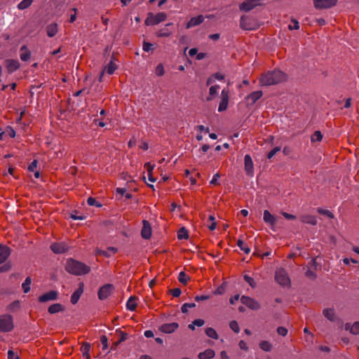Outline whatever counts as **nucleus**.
<instances>
[{"instance_id": "f257e3e1", "label": "nucleus", "mask_w": 359, "mask_h": 359, "mask_svg": "<svg viewBox=\"0 0 359 359\" xmlns=\"http://www.w3.org/2000/svg\"><path fill=\"white\" fill-rule=\"evenodd\" d=\"M286 74L280 70L269 71L262 74L259 78V84L262 86L276 85L286 81Z\"/></svg>"}, {"instance_id": "f03ea898", "label": "nucleus", "mask_w": 359, "mask_h": 359, "mask_svg": "<svg viewBox=\"0 0 359 359\" xmlns=\"http://www.w3.org/2000/svg\"><path fill=\"white\" fill-rule=\"evenodd\" d=\"M65 269L69 273L75 276L85 275L88 273L90 271V268L86 264L74 259L67 260Z\"/></svg>"}, {"instance_id": "7ed1b4c3", "label": "nucleus", "mask_w": 359, "mask_h": 359, "mask_svg": "<svg viewBox=\"0 0 359 359\" xmlns=\"http://www.w3.org/2000/svg\"><path fill=\"white\" fill-rule=\"evenodd\" d=\"M167 19V15L164 12H159L156 14L149 13L144 20L147 26L156 25L160 22H164Z\"/></svg>"}, {"instance_id": "20e7f679", "label": "nucleus", "mask_w": 359, "mask_h": 359, "mask_svg": "<svg viewBox=\"0 0 359 359\" xmlns=\"http://www.w3.org/2000/svg\"><path fill=\"white\" fill-rule=\"evenodd\" d=\"M14 328L13 319L11 315L0 316V332H9Z\"/></svg>"}, {"instance_id": "39448f33", "label": "nucleus", "mask_w": 359, "mask_h": 359, "mask_svg": "<svg viewBox=\"0 0 359 359\" xmlns=\"http://www.w3.org/2000/svg\"><path fill=\"white\" fill-rule=\"evenodd\" d=\"M276 281L282 286H290V278L283 269H278L276 271L275 273Z\"/></svg>"}, {"instance_id": "423d86ee", "label": "nucleus", "mask_w": 359, "mask_h": 359, "mask_svg": "<svg viewBox=\"0 0 359 359\" xmlns=\"http://www.w3.org/2000/svg\"><path fill=\"white\" fill-rule=\"evenodd\" d=\"M241 302L251 310L257 311L261 308L260 304L256 299L248 296H242Z\"/></svg>"}, {"instance_id": "0eeeda50", "label": "nucleus", "mask_w": 359, "mask_h": 359, "mask_svg": "<svg viewBox=\"0 0 359 359\" xmlns=\"http://www.w3.org/2000/svg\"><path fill=\"white\" fill-rule=\"evenodd\" d=\"M337 0H313L314 7L317 9H327L334 6Z\"/></svg>"}, {"instance_id": "6e6552de", "label": "nucleus", "mask_w": 359, "mask_h": 359, "mask_svg": "<svg viewBox=\"0 0 359 359\" xmlns=\"http://www.w3.org/2000/svg\"><path fill=\"white\" fill-rule=\"evenodd\" d=\"M260 4L259 0H246L239 5V9L245 12H249Z\"/></svg>"}, {"instance_id": "1a4fd4ad", "label": "nucleus", "mask_w": 359, "mask_h": 359, "mask_svg": "<svg viewBox=\"0 0 359 359\" xmlns=\"http://www.w3.org/2000/svg\"><path fill=\"white\" fill-rule=\"evenodd\" d=\"M114 287L111 284H106L101 287L98 291V297L101 300L106 299L112 292Z\"/></svg>"}, {"instance_id": "9d476101", "label": "nucleus", "mask_w": 359, "mask_h": 359, "mask_svg": "<svg viewBox=\"0 0 359 359\" xmlns=\"http://www.w3.org/2000/svg\"><path fill=\"white\" fill-rule=\"evenodd\" d=\"M245 171L248 176L252 177L254 175V163L251 156L246 154L244 157Z\"/></svg>"}, {"instance_id": "9b49d317", "label": "nucleus", "mask_w": 359, "mask_h": 359, "mask_svg": "<svg viewBox=\"0 0 359 359\" xmlns=\"http://www.w3.org/2000/svg\"><path fill=\"white\" fill-rule=\"evenodd\" d=\"M58 297V292L55 290H50L48 292L43 294L39 297V302L41 303L47 302L49 301L56 300Z\"/></svg>"}, {"instance_id": "f8f14e48", "label": "nucleus", "mask_w": 359, "mask_h": 359, "mask_svg": "<svg viewBox=\"0 0 359 359\" xmlns=\"http://www.w3.org/2000/svg\"><path fill=\"white\" fill-rule=\"evenodd\" d=\"M229 103V90L223 89L221 93V101L219 104L218 111H224L226 109Z\"/></svg>"}, {"instance_id": "ddd939ff", "label": "nucleus", "mask_w": 359, "mask_h": 359, "mask_svg": "<svg viewBox=\"0 0 359 359\" xmlns=\"http://www.w3.org/2000/svg\"><path fill=\"white\" fill-rule=\"evenodd\" d=\"M263 95L262 90H257L251 93L245 97V101L247 105H253L258 100H259Z\"/></svg>"}, {"instance_id": "4468645a", "label": "nucleus", "mask_w": 359, "mask_h": 359, "mask_svg": "<svg viewBox=\"0 0 359 359\" xmlns=\"http://www.w3.org/2000/svg\"><path fill=\"white\" fill-rule=\"evenodd\" d=\"M51 250L55 254H62L69 250L68 245L64 243H54L50 245Z\"/></svg>"}, {"instance_id": "2eb2a0df", "label": "nucleus", "mask_w": 359, "mask_h": 359, "mask_svg": "<svg viewBox=\"0 0 359 359\" xmlns=\"http://www.w3.org/2000/svg\"><path fill=\"white\" fill-rule=\"evenodd\" d=\"M4 62L8 73H13L20 68V63L17 60L8 59Z\"/></svg>"}, {"instance_id": "dca6fc26", "label": "nucleus", "mask_w": 359, "mask_h": 359, "mask_svg": "<svg viewBox=\"0 0 359 359\" xmlns=\"http://www.w3.org/2000/svg\"><path fill=\"white\" fill-rule=\"evenodd\" d=\"M179 327V324L177 323H165L163 324L159 330L166 334H171L174 332Z\"/></svg>"}, {"instance_id": "f3484780", "label": "nucleus", "mask_w": 359, "mask_h": 359, "mask_svg": "<svg viewBox=\"0 0 359 359\" xmlns=\"http://www.w3.org/2000/svg\"><path fill=\"white\" fill-rule=\"evenodd\" d=\"M299 220L303 224H310L312 226L316 225L318 222L316 216L309 214H303L300 215Z\"/></svg>"}, {"instance_id": "a211bd4d", "label": "nucleus", "mask_w": 359, "mask_h": 359, "mask_svg": "<svg viewBox=\"0 0 359 359\" xmlns=\"http://www.w3.org/2000/svg\"><path fill=\"white\" fill-rule=\"evenodd\" d=\"M141 236L144 239H149L151 236V227L149 222L147 220L143 221V226L141 231Z\"/></svg>"}, {"instance_id": "6ab92c4d", "label": "nucleus", "mask_w": 359, "mask_h": 359, "mask_svg": "<svg viewBox=\"0 0 359 359\" xmlns=\"http://www.w3.org/2000/svg\"><path fill=\"white\" fill-rule=\"evenodd\" d=\"M173 25V23L169 22L165 25V27L160 29L156 33L158 37H168L172 34V31L169 29V27Z\"/></svg>"}, {"instance_id": "aec40b11", "label": "nucleus", "mask_w": 359, "mask_h": 359, "mask_svg": "<svg viewBox=\"0 0 359 359\" xmlns=\"http://www.w3.org/2000/svg\"><path fill=\"white\" fill-rule=\"evenodd\" d=\"M83 292V283H80L79 287L74 292L71 297V302L76 304Z\"/></svg>"}, {"instance_id": "412c9836", "label": "nucleus", "mask_w": 359, "mask_h": 359, "mask_svg": "<svg viewBox=\"0 0 359 359\" xmlns=\"http://www.w3.org/2000/svg\"><path fill=\"white\" fill-rule=\"evenodd\" d=\"M263 220L266 224H268L272 226L276 225L277 222L276 218L267 210L264 211Z\"/></svg>"}, {"instance_id": "4be33fe9", "label": "nucleus", "mask_w": 359, "mask_h": 359, "mask_svg": "<svg viewBox=\"0 0 359 359\" xmlns=\"http://www.w3.org/2000/svg\"><path fill=\"white\" fill-rule=\"evenodd\" d=\"M11 252L10 248L0 245V264L4 263Z\"/></svg>"}, {"instance_id": "5701e85b", "label": "nucleus", "mask_w": 359, "mask_h": 359, "mask_svg": "<svg viewBox=\"0 0 359 359\" xmlns=\"http://www.w3.org/2000/svg\"><path fill=\"white\" fill-rule=\"evenodd\" d=\"M203 20L204 18L202 15L191 18L190 20L187 23L186 28L189 29L191 27L199 25L203 22Z\"/></svg>"}, {"instance_id": "b1692460", "label": "nucleus", "mask_w": 359, "mask_h": 359, "mask_svg": "<svg viewBox=\"0 0 359 359\" xmlns=\"http://www.w3.org/2000/svg\"><path fill=\"white\" fill-rule=\"evenodd\" d=\"M345 329L349 330L353 334H359V322L356 321L353 324L346 323L345 325Z\"/></svg>"}, {"instance_id": "393cba45", "label": "nucleus", "mask_w": 359, "mask_h": 359, "mask_svg": "<svg viewBox=\"0 0 359 359\" xmlns=\"http://www.w3.org/2000/svg\"><path fill=\"white\" fill-rule=\"evenodd\" d=\"M114 60H115L114 57L111 56L109 63L104 67V69L109 75L113 74L114 72H115V70L117 69V66L114 63Z\"/></svg>"}, {"instance_id": "a878e982", "label": "nucleus", "mask_w": 359, "mask_h": 359, "mask_svg": "<svg viewBox=\"0 0 359 359\" xmlns=\"http://www.w3.org/2000/svg\"><path fill=\"white\" fill-rule=\"evenodd\" d=\"M20 57L22 61H27L31 57V52L28 50L27 46L24 45L20 48Z\"/></svg>"}, {"instance_id": "bb28decb", "label": "nucleus", "mask_w": 359, "mask_h": 359, "mask_svg": "<svg viewBox=\"0 0 359 359\" xmlns=\"http://www.w3.org/2000/svg\"><path fill=\"white\" fill-rule=\"evenodd\" d=\"M215 355V353L214 350L208 348V349H206L203 352H201L198 354V358L199 359H211V358H214Z\"/></svg>"}, {"instance_id": "cd10ccee", "label": "nucleus", "mask_w": 359, "mask_h": 359, "mask_svg": "<svg viewBox=\"0 0 359 359\" xmlns=\"http://www.w3.org/2000/svg\"><path fill=\"white\" fill-rule=\"evenodd\" d=\"M64 309V306L61 304L56 303L50 305L48 309V311L50 314H54L63 311Z\"/></svg>"}, {"instance_id": "c85d7f7f", "label": "nucleus", "mask_w": 359, "mask_h": 359, "mask_svg": "<svg viewBox=\"0 0 359 359\" xmlns=\"http://www.w3.org/2000/svg\"><path fill=\"white\" fill-rule=\"evenodd\" d=\"M137 297L135 296H131L127 301L126 308L128 310L133 311L136 309L137 307Z\"/></svg>"}, {"instance_id": "c756f323", "label": "nucleus", "mask_w": 359, "mask_h": 359, "mask_svg": "<svg viewBox=\"0 0 359 359\" xmlns=\"http://www.w3.org/2000/svg\"><path fill=\"white\" fill-rule=\"evenodd\" d=\"M323 313L324 316L327 318L329 320L332 322H334L336 320V316L334 309H325L323 310Z\"/></svg>"}, {"instance_id": "7c9ffc66", "label": "nucleus", "mask_w": 359, "mask_h": 359, "mask_svg": "<svg viewBox=\"0 0 359 359\" xmlns=\"http://www.w3.org/2000/svg\"><path fill=\"white\" fill-rule=\"evenodd\" d=\"M219 88V85H215L210 88L209 95L206 98L207 101H210L213 99L214 96L217 94Z\"/></svg>"}, {"instance_id": "2f4dec72", "label": "nucleus", "mask_w": 359, "mask_h": 359, "mask_svg": "<svg viewBox=\"0 0 359 359\" xmlns=\"http://www.w3.org/2000/svg\"><path fill=\"white\" fill-rule=\"evenodd\" d=\"M57 32V24H50L47 27V35L49 37H53Z\"/></svg>"}, {"instance_id": "473e14b6", "label": "nucleus", "mask_w": 359, "mask_h": 359, "mask_svg": "<svg viewBox=\"0 0 359 359\" xmlns=\"http://www.w3.org/2000/svg\"><path fill=\"white\" fill-rule=\"evenodd\" d=\"M33 1L34 0H22L18 4L17 8L21 11L27 9L32 5Z\"/></svg>"}, {"instance_id": "72a5a7b5", "label": "nucleus", "mask_w": 359, "mask_h": 359, "mask_svg": "<svg viewBox=\"0 0 359 359\" xmlns=\"http://www.w3.org/2000/svg\"><path fill=\"white\" fill-rule=\"evenodd\" d=\"M32 283V279L30 277H27L24 283L22 284V288L25 293H27L30 291V285Z\"/></svg>"}, {"instance_id": "f704fd0d", "label": "nucleus", "mask_w": 359, "mask_h": 359, "mask_svg": "<svg viewBox=\"0 0 359 359\" xmlns=\"http://www.w3.org/2000/svg\"><path fill=\"white\" fill-rule=\"evenodd\" d=\"M259 347L262 350L264 351L269 352L272 349V345L268 341H262L259 343Z\"/></svg>"}, {"instance_id": "c9c22d12", "label": "nucleus", "mask_w": 359, "mask_h": 359, "mask_svg": "<svg viewBox=\"0 0 359 359\" xmlns=\"http://www.w3.org/2000/svg\"><path fill=\"white\" fill-rule=\"evenodd\" d=\"M178 280L181 283L186 285L190 280V277L185 272L181 271L179 273Z\"/></svg>"}, {"instance_id": "e433bc0d", "label": "nucleus", "mask_w": 359, "mask_h": 359, "mask_svg": "<svg viewBox=\"0 0 359 359\" xmlns=\"http://www.w3.org/2000/svg\"><path fill=\"white\" fill-rule=\"evenodd\" d=\"M189 237L188 231L186 229L185 227H182L180 229L177 233V238L178 239H187Z\"/></svg>"}, {"instance_id": "4c0bfd02", "label": "nucleus", "mask_w": 359, "mask_h": 359, "mask_svg": "<svg viewBox=\"0 0 359 359\" xmlns=\"http://www.w3.org/2000/svg\"><path fill=\"white\" fill-rule=\"evenodd\" d=\"M237 245L240 248L241 250H243L245 254H249L250 252V248L246 245L242 239H238L237 241Z\"/></svg>"}, {"instance_id": "58836bf2", "label": "nucleus", "mask_w": 359, "mask_h": 359, "mask_svg": "<svg viewBox=\"0 0 359 359\" xmlns=\"http://www.w3.org/2000/svg\"><path fill=\"white\" fill-rule=\"evenodd\" d=\"M323 139V135L320 131L316 130L313 133L311 137L312 142H320Z\"/></svg>"}, {"instance_id": "ea45409f", "label": "nucleus", "mask_w": 359, "mask_h": 359, "mask_svg": "<svg viewBox=\"0 0 359 359\" xmlns=\"http://www.w3.org/2000/svg\"><path fill=\"white\" fill-rule=\"evenodd\" d=\"M205 334H207V336H208L209 337H210L212 339H218V334H217V332L212 327H208L205 330Z\"/></svg>"}, {"instance_id": "a19ab883", "label": "nucleus", "mask_w": 359, "mask_h": 359, "mask_svg": "<svg viewBox=\"0 0 359 359\" xmlns=\"http://www.w3.org/2000/svg\"><path fill=\"white\" fill-rule=\"evenodd\" d=\"M196 306L195 303H185L181 307V311L183 313H186L188 312L189 309L194 308Z\"/></svg>"}, {"instance_id": "79ce46f5", "label": "nucleus", "mask_w": 359, "mask_h": 359, "mask_svg": "<svg viewBox=\"0 0 359 359\" xmlns=\"http://www.w3.org/2000/svg\"><path fill=\"white\" fill-rule=\"evenodd\" d=\"M317 212L320 215H326L329 218H331V219L334 218V215L332 214V212H330L328 210H325V209H323V208H318Z\"/></svg>"}, {"instance_id": "37998d69", "label": "nucleus", "mask_w": 359, "mask_h": 359, "mask_svg": "<svg viewBox=\"0 0 359 359\" xmlns=\"http://www.w3.org/2000/svg\"><path fill=\"white\" fill-rule=\"evenodd\" d=\"M243 278L251 286V287L255 288L257 287V283L252 277L245 275Z\"/></svg>"}, {"instance_id": "c03bdc74", "label": "nucleus", "mask_w": 359, "mask_h": 359, "mask_svg": "<svg viewBox=\"0 0 359 359\" xmlns=\"http://www.w3.org/2000/svg\"><path fill=\"white\" fill-rule=\"evenodd\" d=\"M155 73L158 76H161L165 74L164 67L162 64H159L158 65H157L155 69Z\"/></svg>"}, {"instance_id": "a18cd8bd", "label": "nucleus", "mask_w": 359, "mask_h": 359, "mask_svg": "<svg viewBox=\"0 0 359 359\" xmlns=\"http://www.w3.org/2000/svg\"><path fill=\"white\" fill-rule=\"evenodd\" d=\"M229 326H230L231 329L236 333H238L240 332L239 325L236 320L231 321Z\"/></svg>"}, {"instance_id": "49530a36", "label": "nucleus", "mask_w": 359, "mask_h": 359, "mask_svg": "<svg viewBox=\"0 0 359 359\" xmlns=\"http://www.w3.org/2000/svg\"><path fill=\"white\" fill-rule=\"evenodd\" d=\"M87 203L90 206H97V207H101L102 205L99 203L95 198L89 197L87 199Z\"/></svg>"}, {"instance_id": "de8ad7c7", "label": "nucleus", "mask_w": 359, "mask_h": 359, "mask_svg": "<svg viewBox=\"0 0 359 359\" xmlns=\"http://www.w3.org/2000/svg\"><path fill=\"white\" fill-rule=\"evenodd\" d=\"M117 252V249L110 247L107 248V251L102 252V254L106 257H109L111 255H114Z\"/></svg>"}, {"instance_id": "09e8293b", "label": "nucleus", "mask_w": 359, "mask_h": 359, "mask_svg": "<svg viewBox=\"0 0 359 359\" xmlns=\"http://www.w3.org/2000/svg\"><path fill=\"white\" fill-rule=\"evenodd\" d=\"M100 341L102 345V349L105 350L108 348V339L105 335H102L100 337Z\"/></svg>"}, {"instance_id": "8fccbe9b", "label": "nucleus", "mask_w": 359, "mask_h": 359, "mask_svg": "<svg viewBox=\"0 0 359 359\" xmlns=\"http://www.w3.org/2000/svg\"><path fill=\"white\" fill-rule=\"evenodd\" d=\"M280 150V148L279 147H274L271 151H270L267 155L268 158H271L273 157L277 152H278Z\"/></svg>"}, {"instance_id": "3c124183", "label": "nucleus", "mask_w": 359, "mask_h": 359, "mask_svg": "<svg viewBox=\"0 0 359 359\" xmlns=\"http://www.w3.org/2000/svg\"><path fill=\"white\" fill-rule=\"evenodd\" d=\"M277 332L279 335L285 337L287 334V330L284 327H278L277 328Z\"/></svg>"}, {"instance_id": "603ef678", "label": "nucleus", "mask_w": 359, "mask_h": 359, "mask_svg": "<svg viewBox=\"0 0 359 359\" xmlns=\"http://www.w3.org/2000/svg\"><path fill=\"white\" fill-rule=\"evenodd\" d=\"M305 275L307 278L314 280L316 278V274L314 271L311 269H309L306 271Z\"/></svg>"}, {"instance_id": "864d4df0", "label": "nucleus", "mask_w": 359, "mask_h": 359, "mask_svg": "<svg viewBox=\"0 0 359 359\" xmlns=\"http://www.w3.org/2000/svg\"><path fill=\"white\" fill-rule=\"evenodd\" d=\"M152 46H153V44H152V43H149V42L144 41L142 48H143V50H144L145 52H149V51H150L151 50H152Z\"/></svg>"}, {"instance_id": "5fc2aeb1", "label": "nucleus", "mask_w": 359, "mask_h": 359, "mask_svg": "<svg viewBox=\"0 0 359 359\" xmlns=\"http://www.w3.org/2000/svg\"><path fill=\"white\" fill-rule=\"evenodd\" d=\"M291 22L293 23V25H290L288 26L289 29H290V30L299 29V22L297 20H292Z\"/></svg>"}, {"instance_id": "6e6d98bb", "label": "nucleus", "mask_w": 359, "mask_h": 359, "mask_svg": "<svg viewBox=\"0 0 359 359\" xmlns=\"http://www.w3.org/2000/svg\"><path fill=\"white\" fill-rule=\"evenodd\" d=\"M8 359H20V358L13 350H8Z\"/></svg>"}, {"instance_id": "4d7b16f0", "label": "nucleus", "mask_w": 359, "mask_h": 359, "mask_svg": "<svg viewBox=\"0 0 359 359\" xmlns=\"http://www.w3.org/2000/svg\"><path fill=\"white\" fill-rule=\"evenodd\" d=\"M171 294L175 297H178L181 294V290L178 287L172 289L170 290Z\"/></svg>"}, {"instance_id": "13d9d810", "label": "nucleus", "mask_w": 359, "mask_h": 359, "mask_svg": "<svg viewBox=\"0 0 359 359\" xmlns=\"http://www.w3.org/2000/svg\"><path fill=\"white\" fill-rule=\"evenodd\" d=\"M220 177V175L217 172L214 175L212 180L210 182V184L212 185H217L218 184V179Z\"/></svg>"}, {"instance_id": "bf43d9fd", "label": "nucleus", "mask_w": 359, "mask_h": 359, "mask_svg": "<svg viewBox=\"0 0 359 359\" xmlns=\"http://www.w3.org/2000/svg\"><path fill=\"white\" fill-rule=\"evenodd\" d=\"M38 161L36 160H34L28 166V170L31 172L34 171L37 166Z\"/></svg>"}, {"instance_id": "052dcab7", "label": "nucleus", "mask_w": 359, "mask_h": 359, "mask_svg": "<svg viewBox=\"0 0 359 359\" xmlns=\"http://www.w3.org/2000/svg\"><path fill=\"white\" fill-rule=\"evenodd\" d=\"M225 292V287L222 285L217 288V290L214 292L215 294H222Z\"/></svg>"}, {"instance_id": "680f3d73", "label": "nucleus", "mask_w": 359, "mask_h": 359, "mask_svg": "<svg viewBox=\"0 0 359 359\" xmlns=\"http://www.w3.org/2000/svg\"><path fill=\"white\" fill-rule=\"evenodd\" d=\"M210 298V296L209 295H198V296H196L195 297V300L196 302H200V301H204V300H208Z\"/></svg>"}, {"instance_id": "e2e57ef3", "label": "nucleus", "mask_w": 359, "mask_h": 359, "mask_svg": "<svg viewBox=\"0 0 359 359\" xmlns=\"http://www.w3.org/2000/svg\"><path fill=\"white\" fill-rule=\"evenodd\" d=\"M154 165H152L151 163L149 162H147L144 164V168L145 169L147 170V172H152L154 168Z\"/></svg>"}, {"instance_id": "0e129e2a", "label": "nucleus", "mask_w": 359, "mask_h": 359, "mask_svg": "<svg viewBox=\"0 0 359 359\" xmlns=\"http://www.w3.org/2000/svg\"><path fill=\"white\" fill-rule=\"evenodd\" d=\"M90 346L89 344H86L83 346V354L86 355L87 359L90 358V355L88 353V352L90 350Z\"/></svg>"}, {"instance_id": "69168bd1", "label": "nucleus", "mask_w": 359, "mask_h": 359, "mask_svg": "<svg viewBox=\"0 0 359 359\" xmlns=\"http://www.w3.org/2000/svg\"><path fill=\"white\" fill-rule=\"evenodd\" d=\"M282 215L287 219H291V220H293V219H296V216L294 215H292V214H289L287 212H282Z\"/></svg>"}, {"instance_id": "338daca9", "label": "nucleus", "mask_w": 359, "mask_h": 359, "mask_svg": "<svg viewBox=\"0 0 359 359\" xmlns=\"http://www.w3.org/2000/svg\"><path fill=\"white\" fill-rule=\"evenodd\" d=\"M194 325L198 327H201L205 324V321L203 319H196L193 321Z\"/></svg>"}, {"instance_id": "774afa93", "label": "nucleus", "mask_w": 359, "mask_h": 359, "mask_svg": "<svg viewBox=\"0 0 359 359\" xmlns=\"http://www.w3.org/2000/svg\"><path fill=\"white\" fill-rule=\"evenodd\" d=\"M215 79V81L217 79V80H219V81H222L223 79H224V75L220 74V73H215V74H213L212 75Z\"/></svg>"}]
</instances>
